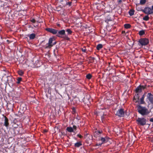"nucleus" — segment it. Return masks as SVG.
Wrapping results in <instances>:
<instances>
[{"mask_svg":"<svg viewBox=\"0 0 153 153\" xmlns=\"http://www.w3.org/2000/svg\"><path fill=\"white\" fill-rule=\"evenodd\" d=\"M137 107L138 112L143 116L148 115L150 113L149 110L145 107L138 105L137 106Z\"/></svg>","mask_w":153,"mask_h":153,"instance_id":"1","label":"nucleus"},{"mask_svg":"<svg viewBox=\"0 0 153 153\" xmlns=\"http://www.w3.org/2000/svg\"><path fill=\"white\" fill-rule=\"evenodd\" d=\"M149 86V85H140L136 88L135 91V93L139 94L141 93L143 90L147 88Z\"/></svg>","mask_w":153,"mask_h":153,"instance_id":"2","label":"nucleus"},{"mask_svg":"<svg viewBox=\"0 0 153 153\" xmlns=\"http://www.w3.org/2000/svg\"><path fill=\"white\" fill-rule=\"evenodd\" d=\"M136 121L138 125L143 126L146 124V120L143 117L138 118L137 119Z\"/></svg>","mask_w":153,"mask_h":153,"instance_id":"3","label":"nucleus"},{"mask_svg":"<svg viewBox=\"0 0 153 153\" xmlns=\"http://www.w3.org/2000/svg\"><path fill=\"white\" fill-rule=\"evenodd\" d=\"M116 115L120 117H123L124 116V110L123 108L118 109L117 111Z\"/></svg>","mask_w":153,"mask_h":153,"instance_id":"4","label":"nucleus"},{"mask_svg":"<svg viewBox=\"0 0 153 153\" xmlns=\"http://www.w3.org/2000/svg\"><path fill=\"white\" fill-rule=\"evenodd\" d=\"M139 42L142 45H146L149 42L148 39L146 38L141 39Z\"/></svg>","mask_w":153,"mask_h":153,"instance_id":"5","label":"nucleus"},{"mask_svg":"<svg viewBox=\"0 0 153 153\" xmlns=\"http://www.w3.org/2000/svg\"><path fill=\"white\" fill-rule=\"evenodd\" d=\"M102 133V131L101 129L98 130L97 129H95L94 136L97 137V136H100Z\"/></svg>","mask_w":153,"mask_h":153,"instance_id":"6","label":"nucleus"},{"mask_svg":"<svg viewBox=\"0 0 153 153\" xmlns=\"http://www.w3.org/2000/svg\"><path fill=\"white\" fill-rule=\"evenodd\" d=\"M143 12L146 14H151L153 13V11L149 7H146L143 10Z\"/></svg>","mask_w":153,"mask_h":153,"instance_id":"7","label":"nucleus"},{"mask_svg":"<svg viewBox=\"0 0 153 153\" xmlns=\"http://www.w3.org/2000/svg\"><path fill=\"white\" fill-rule=\"evenodd\" d=\"M45 30L54 34L57 33L58 31L57 30L51 28H47L45 29Z\"/></svg>","mask_w":153,"mask_h":153,"instance_id":"8","label":"nucleus"},{"mask_svg":"<svg viewBox=\"0 0 153 153\" xmlns=\"http://www.w3.org/2000/svg\"><path fill=\"white\" fill-rule=\"evenodd\" d=\"M147 98L152 104H153V95L151 93H149L147 94Z\"/></svg>","mask_w":153,"mask_h":153,"instance_id":"9","label":"nucleus"},{"mask_svg":"<svg viewBox=\"0 0 153 153\" xmlns=\"http://www.w3.org/2000/svg\"><path fill=\"white\" fill-rule=\"evenodd\" d=\"M4 125L7 128L9 126V120L8 118L5 116H4Z\"/></svg>","mask_w":153,"mask_h":153,"instance_id":"10","label":"nucleus"},{"mask_svg":"<svg viewBox=\"0 0 153 153\" xmlns=\"http://www.w3.org/2000/svg\"><path fill=\"white\" fill-rule=\"evenodd\" d=\"M7 81L8 84H9L10 83L12 85L13 84V78L11 76H7Z\"/></svg>","mask_w":153,"mask_h":153,"instance_id":"11","label":"nucleus"},{"mask_svg":"<svg viewBox=\"0 0 153 153\" xmlns=\"http://www.w3.org/2000/svg\"><path fill=\"white\" fill-rule=\"evenodd\" d=\"M99 140L102 141V144L106 143L108 140V138L107 137H100Z\"/></svg>","mask_w":153,"mask_h":153,"instance_id":"12","label":"nucleus"},{"mask_svg":"<svg viewBox=\"0 0 153 153\" xmlns=\"http://www.w3.org/2000/svg\"><path fill=\"white\" fill-rule=\"evenodd\" d=\"M53 41V39L52 38H50L49 40L48 43L46 44V47L47 48H51L52 46H53V45L52 44Z\"/></svg>","mask_w":153,"mask_h":153,"instance_id":"13","label":"nucleus"},{"mask_svg":"<svg viewBox=\"0 0 153 153\" xmlns=\"http://www.w3.org/2000/svg\"><path fill=\"white\" fill-rule=\"evenodd\" d=\"M134 97L133 100L135 101V102L137 103L138 102L139 100V94L138 93H136Z\"/></svg>","mask_w":153,"mask_h":153,"instance_id":"14","label":"nucleus"},{"mask_svg":"<svg viewBox=\"0 0 153 153\" xmlns=\"http://www.w3.org/2000/svg\"><path fill=\"white\" fill-rule=\"evenodd\" d=\"M145 97V93L142 96V97L140 98V104H144L145 103V102L144 101V99Z\"/></svg>","mask_w":153,"mask_h":153,"instance_id":"15","label":"nucleus"},{"mask_svg":"<svg viewBox=\"0 0 153 153\" xmlns=\"http://www.w3.org/2000/svg\"><path fill=\"white\" fill-rule=\"evenodd\" d=\"M65 34V31L64 30H62L59 31L57 33V36L58 37H60V35H63Z\"/></svg>","mask_w":153,"mask_h":153,"instance_id":"16","label":"nucleus"},{"mask_svg":"<svg viewBox=\"0 0 153 153\" xmlns=\"http://www.w3.org/2000/svg\"><path fill=\"white\" fill-rule=\"evenodd\" d=\"M66 130L69 132H74V129H73V128L71 127H67L66 128Z\"/></svg>","mask_w":153,"mask_h":153,"instance_id":"17","label":"nucleus"},{"mask_svg":"<svg viewBox=\"0 0 153 153\" xmlns=\"http://www.w3.org/2000/svg\"><path fill=\"white\" fill-rule=\"evenodd\" d=\"M82 144L81 142H77L74 144V146L76 147H79L81 146H82Z\"/></svg>","mask_w":153,"mask_h":153,"instance_id":"18","label":"nucleus"},{"mask_svg":"<svg viewBox=\"0 0 153 153\" xmlns=\"http://www.w3.org/2000/svg\"><path fill=\"white\" fill-rule=\"evenodd\" d=\"M84 102L85 104H86L87 105H89L90 104V102L88 99L87 98H84Z\"/></svg>","mask_w":153,"mask_h":153,"instance_id":"19","label":"nucleus"},{"mask_svg":"<svg viewBox=\"0 0 153 153\" xmlns=\"http://www.w3.org/2000/svg\"><path fill=\"white\" fill-rule=\"evenodd\" d=\"M17 73L18 74L21 76H23L24 74V72L22 70H19L17 71Z\"/></svg>","mask_w":153,"mask_h":153,"instance_id":"20","label":"nucleus"},{"mask_svg":"<svg viewBox=\"0 0 153 153\" xmlns=\"http://www.w3.org/2000/svg\"><path fill=\"white\" fill-rule=\"evenodd\" d=\"M35 36L36 35L35 34L32 33L29 35V37L30 39H33L35 38Z\"/></svg>","mask_w":153,"mask_h":153,"instance_id":"21","label":"nucleus"},{"mask_svg":"<svg viewBox=\"0 0 153 153\" xmlns=\"http://www.w3.org/2000/svg\"><path fill=\"white\" fill-rule=\"evenodd\" d=\"M134 10H130L129 11V15L131 16H132L134 15Z\"/></svg>","mask_w":153,"mask_h":153,"instance_id":"22","label":"nucleus"},{"mask_svg":"<svg viewBox=\"0 0 153 153\" xmlns=\"http://www.w3.org/2000/svg\"><path fill=\"white\" fill-rule=\"evenodd\" d=\"M102 47V45L101 44L98 45L97 47V50H99Z\"/></svg>","mask_w":153,"mask_h":153,"instance_id":"23","label":"nucleus"},{"mask_svg":"<svg viewBox=\"0 0 153 153\" xmlns=\"http://www.w3.org/2000/svg\"><path fill=\"white\" fill-rule=\"evenodd\" d=\"M92 75L90 74H88L86 76V77L87 79H90L92 77Z\"/></svg>","mask_w":153,"mask_h":153,"instance_id":"24","label":"nucleus"},{"mask_svg":"<svg viewBox=\"0 0 153 153\" xmlns=\"http://www.w3.org/2000/svg\"><path fill=\"white\" fill-rule=\"evenodd\" d=\"M149 17L148 16H145L143 18V19L144 20L148 21L149 20Z\"/></svg>","mask_w":153,"mask_h":153,"instance_id":"25","label":"nucleus"},{"mask_svg":"<svg viewBox=\"0 0 153 153\" xmlns=\"http://www.w3.org/2000/svg\"><path fill=\"white\" fill-rule=\"evenodd\" d=\"M145 34V31L143 30L140 31L139 32V34L140 35L142 36Z\"/></svg>","mask_w":153,"mask_h":153,"instance_id":"26","label":"nucleus"},{"mask_svg":"<svg viewBox=\"0 0 153 153\" xmlns=\"http://www.w3.org/2000/svg\"><path fill=\"white\" fill-rule=\"evenodd\" d=\"M131 27V25L129 24H126L124 25V27L126 28H129Z\"/></svg>","mask_w":153,"mask_h":153,"instance_id":"27","label":"nucleus"},{"mask_svg":"<svg viewBox=\"0 0 153 153\" xmlns=\"http://www.w3.org/2000/svg\"><path fill=\"white\" fill-rule=\"evenodd\" d=\"M79 119L78 118H76L75 119H74V120L73 121V122L74 123H75V124H76V122H78L79 120Z\"/></svg>","mask_w":153,"mask_h":153,"instance_id":"28","label":"nucleus"},{"mask_svg":"<svg viewBox=\"0 0 153 153\" xmlns=\"http://www.w3.org/2000/svg\"><path fill=\"white\" fill-rule=\"evenodd\" d=\"M22 78L21 77H18L17 80V83L18 84H19L20 83V81L22 80Z\"/></svg>","mask_w":153,"mask_h":153,"instance_id":"29","label":"nucleus"},{"mask_svg":"<svg viewBox=\"0 0 153 153\" xmlns=\"http://www.w3.org/2000/svg\"><path fill=\"white\" fill-rule=\"evenodd\" d=\"M105 115L103 113V115L101 116V120L102 122H103V120L105 118Z\"/></svg>","mask_w":153,"mask_h":153,"instance_id":"30","label":"nucleus"},{"mask_svg":"<svg viewBox=\"0 0 153 153\" xmlns=\"http://www.w3.org/2000/svg\"><path fill=\"white\" fill-rule=\"evenodd\" d=\"M66 31L68 32V33L69 34H71L72 33V31H71V30L70 29H67L66 30Z\"/></svg>","mask_w":153,"mask_h":153,"instance_id":"31","label":"nucleus"},{"mask_svg":"<svg viewBox=\"0 0 153 153\" xmlns=\"http://www.w3.org/2000/svg\"><path fill=\"white\" fill-rule=\"evenodd\" d=\"M146 2V0H141L140 1V4H143Z\"/></svg>","mask_w":153,"mask_h":153,"instance_id":"32","label":"nucleus"},{"mask_svg":"<svg viewBox=\"0 0 153 153\" xmlns=\"http://www.w3.org/2000/svg\"><path fill=\"white\" fill-rule=\"evenodd\" d=\"M73 129H74V132H75V131L76 130V128H77V127L76 126H75V125H74L73 126Z\"/></svg>","mask_w":153,"mask_h":153,"instance_id":"33","label":"nucleus"},{"mask_svg":"<svg viewBox=\"0 0 153 153\" xmlns=\"http://www.w3.org/2000/svg\"><path fill=\"white\" fill-rule=\"evenodd\" d=\"M81 50L84 52H86V49L85 48H82L81 49Z\"/></svg>","mask_w":153,"mask_h":153,"instance_id":"34","label":"nucleus"},{"mask_svg":"<svg viewBox=\"0 0 153 153\" xmlns=\"http://www.w3.org/2000/svg\"><path fill=\"white\" fill-rule=\"evenodd\" d=\"M77 136L79 137V138H81L82 137V136L80 134H78L77 135Z\"/></svg>","mask_w":153,"mask_h":153,"instance_id":"35","label":"nucleus"},{"mask_svg":"<svg viewBox=\"0 0 153 153\" xmlns=\"http://www.w3.org/2000/svg\"><path fill=\"white\" fill-rule=\"evenodd\" d=\"M102 144V143H97V144H96V146H101V145Z\"/></svg>","mask_w":153,"mask_h":153,"instance_id":"36","label":"nucleus"},{"mask_svg":"<svg viewBox=\"0 0 153 153\" xmlns=\"http://www.w3.org/2000/svg\"><path fill=\"white\" fill-rule=\"evenodd\" d=\"M31 21L33 23H35L36 22V20L34 19H32V20H31Z\"/></svg>","mask_w":153,"mask_h":153,"instance_id":"37","label":"nucleus"},{"mask_svg":"<svg viewBox=\"0 0 153 153\" xmlns=\"http://www.w3.org/2000/svg\"><path fill=\"white\" fill-rule=\"evenodd\" d=\"M72 3L71 2H69L67 4L69 5V6H71Z\"/></svg>","mask_w":153,"mask_h":153,"instance_id":"38","label":"nucleus"},{"mask_svg":"<svg viewBox=\"0 0 153 153\" xmlns=\"http://www.w3.org/2000/svg\"><path fill=\"white\" fill-rule=\"evenodd\" d=\"M149 121L151 122H153V118H151L149 119Z\"/></svg>","mask_w":153,"mask_h":153,"instance_id":"39","label":"nucleus"},{"mask_svg":"<svg viewBox=\"0 0 153 153\" xmlns=\"http://www.w3.org/2000/svg\"><path fill=\"white\" fill-rule=\"evenodd\" d=\"M107 70H109L110 69V67H108V68H107Z\"/></svg>","mask_w":153,"mask_h":153,"instance_id":"40","label":"nucleus"},{"mask_svg":"<svg viewBox=\"0 0 153 153\" xmlns=\"http://www.w3.org/2000/svg\"><path fill=\"white\" fill-rule=\"evenodd\" d=\"M31 62L32 64H33L34 63L33 61L32 60V62Z\"/></svg>","mask_w":153,"mask_h":153,"instance_id":"41","label":"nucleus"},{"mask_svg":"<svg viewBox=\"0 0 153 153\" xmlns=\"http://www.w3.org/2000/svg\"><path fill=\"white\" fill-rule=\"evenodd\" d=\"M152 10L153 11V5L152 6Z\"/></svg>","mask_w":153,"mask_h":153,"instance_id":"42","label":"nucleus"},{"mask_svg":"<svg viewBox=\"0 0 153 153\" xmlns=\"http://www.w3.org/2000/svg\"><path fill=\"white\" fill-rule=\"evenodd\" d=\"M110 63H108L109 66V65H110Z\"/></svg>","mask_w":153,"mask_h":153,"instance_id":"43","label":"nucleus"},{"mask_svg":"<svg viewBox=\"0 0 153 153\" xmlns=\"http://www.w3.org/2000/svg\"><path fill=\"white\" fill-rule=\"evenodd\" d=\"M28 62V60H27V62Z\"/></svg>","mask_w":153,"mask_h":153,"instance_id":"44","label":"nucleus"},{"mask_svg":"<svg viewBox=\"0 0 153 153\" xmlns=\"http://www.w3.org/2000/svg\"><path fill=\"white\" fill-rule=\"evenodd\" d=\"M92 59H94V58H92Z\"/></svg>","mask_w":153,"mask_h":153,"instance_id":"45","label":"nucleus"},{"mask_svg":"<svg viewBox=\"0 0 153 153\" xmlns=\"http://www.w3.org/2000/svg\"><path fill=\"white\" fill-rule=\"evenodd\" d=\"M68 85V84H65V85Z\"/></svg>","mask_w":153,"mask_h":153,"instance_id":"46","label":"nucleus"},{"mask_svg":"<svg viewBox=\"0 0 153 153\" xmlns=\"http://www.w3.org/2000/svg\"><path fill=\"white\" fill-rule=\"evenodd\" d=\"M58 25V26H59V25Z\"/></svg>","mask_w":153,"mask_h":153,"instance_id":"47","label":"nucleus"}]
</instances>
